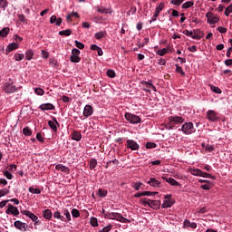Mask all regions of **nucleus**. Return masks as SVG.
I'll use <instances>...</instances> for the list:
<instances>
[{
	"label": "nucleus",
	"instance_id": "nucleus-31",
	"mask_svg": "<svg viewBox=\"0 0 232 232\" xmlns=\"http://www.w3.org/2000/svg\"><path fill=\"white\" fill-rule=\"evenodd\" d=\"M104 35H106V32L101 31V32L96 33L94 34V37H95V39L101 40V39H102V37H104Z\"/></svg>",
	"mask_w": 232,
	"mask_h": 232
},
{
	"label": "nucleus",
	"instance_id": "nucleus-52",
	"mask_svg": "<svg viewBox=\"0 0 232 232\" xmlns=\"http://www.w3.org/2000/svg\"><path fill=\"white\" fill-rule=\"evenodd\" d=\"M91 225H92L93 227H97V226H99V222L97 221V218H91Z\"/></svg>",
	"mask_w": 232,
	"mask_h": 232
},
{
	"label": "nucleus",
	"instance_id": "nucleus-24",
	"mask_svg": "<svg viewBox=\"0 0 232 232\" xmlns=\"http://www.w3.org/2000/svg\"><path fill=\"white\" fill-rule=\"evenodd\" d=\"M72 140H76L77 142H79V140L82 139V135L79 131H73L72 135Z\"/></svg>",
	"mask_w": 232,
	"mask_h": 232
},
{
	"label": "nucleus",
	"instance_id": "nucleus-25",
	"mask_svg": "<svg viewBox=\"0 0 232 232\" xmlns=\"http://www.w3.org/2000/svg\"><path fill=\"white\" fill-rule=\"evenodd\" d=\"M160 206V201L159 200H151L149 201V208H153L154 209H157Z\"/></svg>",
	"mask_w": 232,
	"mask_h": 232
},
{
	"label": "nucleus",
	"instance_id": "nucleus-7",
	"mask_svg": "<svg viewBox=\"0 0 232 232\" xmlns=\"http://www.w3.org/2000/svg\"><path fill=\"white\" fill-rule=\"evenodd\" d=\"M126 146L129 150H132V151H136L140 148L139 143L133 140H127Z\"/></svg>",
	"mask_w": 232,
	"mask_h": 232
},
{
	"label": "nucleus",
	"instance_id": "nucleus-6",
	"mask_svg": "<svg viewBox=\"0 0 232 232\" xmlns=\"http://www.w3.org/2000/svg\"><path fill=\"white\" fill-rule=\"evenodd\" d=\"M6 215H13V217H17L19 215V209L12 204L7 205V209L5 210Z\"/></svg>",
	"mask_w": 232,
	"mask_h": 232
},
{
	"label": "nucleus",
	"instance_id": "nucleus-26",
	"mask_svg": "<svg viewBox=\"0 0 232 232\" xmlns=\"http://www.w3.org/2000/svg\"><path fill=\"white\" fill-rule=\"evenodd\" d=\"M175 204V201L173 200H164V202L161 205V208H171Z\"/></svg>",
	"mask_w": 232,
	"mask_h": 232
},
{
	"label": "nucleus",
	"instance_id": "nucleus-4",
	"mask_svg": "<svg viewBox=\"0 0 232 232\" xmlns=\"http://www.w3.org/2000/svg\"><path fill=\"white\" fill-rule=\"evenodd\" d=\"M207 119H208L210 122H217V121H220V117H218V112L213 110H208L207 111Z\"/></svg>",
	"mask_w": 232,
	"mask_h": 232
},
{
	"label": "nucleus",
	"instance_id": "nucleus-1",
	"mask_svg": "<svg viewBox=\"0 0 232 232\" xmlns=\"http://www.w3.org/2000/svg\"><path fill=\"white\" fill-rule=\"evenodd\" d=\"M105 218H108L109 220H117L118 222H121L122 224L131 223V220L122 217V214L117 212L105 213Z\"/></svg>",
	"mask_w": 232,
	"mask_h": 232
},
{
	"label": "nucleus",
	"instance_id": "nucleus-39",
	"mask_svg": "<svg viewBox=\"0 0 232 232\" xmlns=\"http://www.w3.org/2000/svg\"><path fill=\"white\" fill-rule=\"evenodd\" d=\"M176 72L178 73H180V75H182V77H184V75H186V72H184V70H182V67L179 66V64H176Z\"/></svg>",
	"mask_w": 232,
	"mask_h": 232
},
{
	"label": "nucleus",
	"instance_id": "nucleus-41",
	"mask_svg": "<svg viewBox=\"0 0 232 232\" xmlns=\"http://www.w3.org/2000/svg\"><path fill=\"white\" fill-rule=\"evenodd\" d=\"M140 202L144 206V208H148V206H150V199L148 198H140Z\"/></svg>",
	"mask_w": 232,
	"mask_h": 232
},
{
	"label": "nucleus",
	"instance_id": "nucleus-54",
	"mask_svg": "<svg viewBox=\"0 0 232 232\" xmlns=\"http://www.w3.org/2000/svg\"><path fill=\"white\" fill-rule=\"evenodd\" d=\"M111 231V225L104 227L102 229H100L99 232H110Z\"/></svg>",
	"mask_w": 232,
	"mask_h": 232
},
{
	"label": "nucleus",
	"instance_id": "nucleus-60",
	"mask_svg": "<svg viewBox=\"0 0 232 232\" xmlns=\"http://www.w3.org/2000/svg\"><path fill=\"white\" fill-rule=\"evenodd\" d=\"M24 135H26L27 137H30V127H25L23 130Z\"/></svg>",
	"mask_w": 232,
	"mask_h": 232
},
{
	"label": "nucleus",
	"instance_id": "nucleus-35",
	"mask_svg": "<svg viewBox=\"0 0 232 232\" xmlns=\"http://www.w3.org/2000/svg\"><path fill=\"white\" fill-rule=\"evenodd\" d=\"M30 193H33L34 195H40L41 189L38 188L31 187L30 188Z\"/></svg>",
	"mask_w": 232,
	"mask_h": 232
},
{
	"label": "nucleus",
	"instance_id": "nucleus-11",
	"mask_svg": "<svg viewBox=\"0 0 232 232\" xmlns=\"http://www.w3.org/2000/svg\"><path fill=\"white\" fill-rule=\"evenodd\" d=\"M93 114V107L92 105H85L83 109V115L84 117H91Z\"/></svg>",
	"mask_w": 232,
	"mask_h": 232
},
{
	"label": "nucleus",
	"instance_id": "nucleus-9",
	"mask_svg": "<svg viewBox=\"0 0 232 232\" xmlns=\"http://www.w3.org/2000/svg\"><path fill=\"white\" fill-rule=\"evenodd\" d=\"M14 226L16 229H19V231H26L28 229V225H26V223H23L21 221H15L14 223Z\"/></svg>",
	"mask_w": 232,
	"mask_h": 232
},
{
	"label": "nucleus",
	"instance_id": "nucleus-10",
	"mask_svg": "<svg viewBox=\"0 0 232 232\" xmlns=\"http://www.w3.org/2000/svg\"><path fill=\"white\" fill-rule=\"evenodd\" d=\"M4 92H5V93H14V92H15V85L6 82L4 86Z\"/></svg>",
	"mask_w": 232,
	"mask_h": 232
},
{
	"label": "nucleus",
	"instance_id": "nucleus-21",
	"mask_svg": "<svg viewBox=\"0 0 232 232\" xmlns=\"http://www.w3.org/2000/svg\"><path fill=\"white\" fill-rule=\"evenodd\" d=\"M30 219L33 220V222H34L35 227H37V226H41V220H39V218H37L35 214L30 213Z\"/></svg>",
	"mask_w": 232,
	"mask_h": 232
},
{
	"label": "nucleus",
	"instance_id": "nucleus-3",
	"mask_svg": "<svg viewBox=\"0 0 232 232\" xmlns=\"http://www.w3.org/2000/svg\"><path fill=\"white\" fill-rule=\"evenodd\" d=\"M125 119L130 124H139L140 122V117L130 112L125 113Z\"/></svg>",
	"mask_w": 232,
	"mask_h": 232
},
{
	"label": "nucleus",
	"instance_id": "nucleus-32",
	"mask_svg": "<svg viewBox=\"0 0 232 232\" xmlns=\"http://www.w3.org/2000/svg\"><path fill=\"white\" fill-rule=\"evenodd\" d=\"M59 35H65L66 37H68L69 35H72V30L66 29L63 31H60Z\"/></svg>",
	"mask_w": 232,
	"mask_h": 232
},
{
	"label": "nucleus",
	"instance_id": "nucleus-8",
	"mask_svg": "<svg viewBox=\"0 0 232 232\" xmlns=\"http://www.w3.org/2000/svg\"><path fill=\"white\" fill-rule=\"evenodd\" d=\"M204 37V33L200 31V29H193L192 30V39H196L197 41H200Z\"/></svg>",
	"mask_w": 232,
	"mask_h": 232
},
{
	"label": "nucleus",
	"instance_id": "nucleus-53",
	"mask_svg": "<svg viewBox=\"0 0 232 232\" xmlns=\"http://www.w3.org/2000/svg\"><path fill=\"white\" fill-rule=\"evenodd\" d=\"M146 148L148 150H151L153 148H157V144L156 143H153V142H147L146 143Z\"/></svg>",
	"mask_w": 232,
	"mask_h": 232
},
{
	"label": "nucleus",
	"instance_id": "nucleus-48",
	"mask_svg": "<svg viewBox=\"0 0 232 232\" xmlns=\"http://www.w3.org/2000/svg\"><path fill=\"white\" fill-rule=\"evenodd\" d=\"M106 73H107V75H108L111 79H114V77H115V75H116V74H115V71L110 70V69L107 71Z\"/></svg>",
	"mask_w": 232,
	"mask_h": 232
},
{
	"label": "nucleus",
	"instance_id": "nucleus-29",
	"mask_svg": "<svg viewBox=\"0 0 232 232\" xmlns=\"http://www.w3.org/2000/svg\"><path fill=\"white\" fill-rule=\"evenodd\" d=\"M44 218H46L47 220H50V218H52V210L45 209L44 211Z\"/></svg>",
	"mask_w": 232,
	"mask_h": 232
},
{
	"label": "nucleus",
	"instance_id": "nucleus-27",
	"mask_svg": "<svg viewBox=\"0 0 232 232\" xmlns=\"http://www.w3.org/2000/svg\"><path fill=\"white\" fill-rule=\"evenodd\" d=\"M10 34V28L5 27L0 31V37H7Z\"/></svg>",
	"mask_w": 232,
	"mask_h": 232
},
{
	"label": "nucleus",
	"instance_id": "nucleus-47",
	"mask_svg": "<svg viewBox=\"0 0 232 232\" xmlns=\"http://www.w3.org/2000/svg\"><path fill=\"white\" fill-rule=\"evenodd\" d=\"M184 35H187V37H191L193 39V30L189 31L188 29L183 31Z\"/></svg>",
	"mask_w": 232,
	"mask_h": 232
},
{
	"label": "nucleus",
	"instance_id": "nucleus-59",
	"mask_svg": "<svg viewBox=\"0 0 232 232\" xmlns=\"http://www.w3.org/2000/svg\"><path fill=\"white\" fill-rule=\"evenodd\" d=\"M63 215L66 217L67 220H72V216L70 215V211H68V209L63 210Z\"/></svg>",
	"mask_w": 232,
	"mask_h": 232
},
{
	"label": "nucleus",
	"instance_id": "nucleus-34",
	"mask_svg": "<svg viewBox=\"0 0 232 232\" xmlns=\"http://www.w3.org/2000/svg\"><path fill=\"white\" fill-rule=\"evenodd\" d=\"M14 61H23L24 59V53H15L14 55Z\"/></svg>",
	"mask_w": 232,
	"mask_h": 232
},
{
	"label": "nucleus",
	"instance_id": "nucleus-23",
	"mask_svg": "<svg viewBox=\"0 0 232 232\" xmlns=\"http://www.w3.org/2000/svg\"><path fill=\"white\" fill-rule=\"evenodd\" d=\"M190 173L191 175H194V177H202V175H204V171L199 169H192Z\"/></svg>",
	"mask_w": 232,
	"mask_h": 232
},
{
	"label": "nucleus",
	"instance_id": "nucleus-2",
	"mask_svg": "<svg viewBox=\"0 0 232 232\" xmlns=\"http://www.w3.org/2000/svg\"><path fill=\"white\" fill-rule=\"evenodd\" d=\"M181 130L183 131V133H185V135H191V133H195L196 129L195 126H193V122L188 121L185 122L181 126Z\"/></svg>",
	"mask_w": 232,
	"mask_h": 232
},
{
	"label": "nucleus",
	"instance_id": "nucleus-19",
	"mask_svg": "<svg viewBox=\"0 0 232 232\" xmlns=\"http://www.w3.org/2000/svg\"><path fill=\"white\" fill-rule=\"evenodd\" d=\"M55 169H57L58 171H62L63 173H70V168L63 165V164H58L55 166Z\"/></svg>",
	"mask_w": 232,
	"mask_h": 232
},
{
	"label": "nucleus",
	"instance_id": "nucleus-56",
	"mask_svg": "<svg viewBox=\"0 0 232 232\" xmlns=\"http://www.w3.org/2000/svg\"><path fill=\"white\" fill-rule=\"evenodd\" d=\"M140 186H142V183L140 182H136L132 185V188L136 190L139 191V189H140Z\"/></svg>",
	"mask_w": 232,
	"mask_h": 232
},
{
	"label": "nucleus",
	"instance_id": "nucleus-57",
	"mask_svg": "<svg viewBox=\"0 0 232 232\" xmlns=\"http://www.w3.org/2000/svg\"><path fill=\"white\" fill-rule=\"evenodd\" d=\"M159 14H160V13H157V11H155V13H154L152 18H151L150 21V24H151V23H155V22L157 21V17H159Z\"/></svg>",
	"mask_w": 232,
	"mask_h": 232
},
{
	"label": "nucleus",
	"instance_id": "nucleus-58",
	"mask_svg": "<svg viewBox=\"0 0 232 232\" xmlns=\"http://www.w3.org/2000/svg\"><path fill=\"white\" fill-rule=\"evenodd\" d=\"M17 169V165L12 164L8 167V171H11V173H14Z\"/></svg>",
	"mask_w": 232,
	"mask_h": 232
},
{
	"label": "nucleus",
	"instance_id": "nucleus-14",
	"mask_svg": "<svg viewBox=\"0 0 232 232\" xmlns=\"http://www.w3.org/2000/svg\"><path fill=\"white\" fill-rule=\"evenodd\" d=\"M40 110H42V111H48L49 110H55V106H53V104L52 103H43L40 105Z\"/></svg>",
	"mask_w": 232,
	"mask_h": 232
},
{
	"label": "nucleus",
	"instance_id": "nucleus-20",
	"mask_svg": "<svg viewBox=\"0 0 232 232\" xmlns=\"http://www.w3.org/2000/svg\"><path fill=\"white\" fill-rule=\"evenodd\" d=\"M97 12H99L100 14H113V11L111 10V8H106V7H101V6L97 7Z\"/></svg>",
	"mask_w": 232,
	"mask_h": 232
},
{
	"label": "nucleus",
	"instance_id": "nucleus-30",
	"mask_svg": "<svg viewBox=\"0 0 232 232\" xmlns=\"http://www.w3.org/2000/svg\"><path fill=\"white\" fill-rule=\"evenodd\" d=\"M193 5H195V2L188 1L182 5L181 8H184V9L191 8V6H193Z\"/></svg>",
	"mask_w": 232,
	"mask_h": 232
},
{
	"label": "nucleus",
	"instance_id": "nucleus-22",
	"mask_svg": "<svg viewBox=\"0 0 232 232\" xmlns=\"http://www.w3.org/2000/svg\"><path fill=\"white\" fill-rule=\"evenodd\" d=\"M184 227H190L191 229H197V223H190L189 220L186 219L183 224Z\"/></svg>",
	"mask_w": 232,
	"mask_h": 232
},
{
	"label": "nucleus",
	"instance_id": "nucleus-37",
	"mask_svg": "<svg viewBox=\"0 0 232 232\" xmlns=\"http://www.w3.org/2000/svg\"><path fill=\"white\" fill-rule=\"evenodd\" d=\"M204 179H212V180H216L217 177L216 176H211V174L203 172L202 176Z\"/></svg>",
	"mask_w": 232,
	"mask_h": 232
},
{
	"label": "nucleus",
	"instance_id": "nucleus-15",
	"mask_svg": "<svg viewBox=\"0 0 232 232\" xmlns=\"http://www.w3.org/2000/svg\"><path fill=\"white\" fill-rule=\"evenodd\" d=\"M51 24H55L56 26H61V24L63 23V18L55 16V14L52 15L50 18Z\"/></svg>",
	"mask_w": 232,
	"mask_h": 232
},
{
	"label": "nucleus",
	"instance_id": "nucleus-33",
	"mask_svg": "<svg viewBox=\"0 0 232 232\" xmlns=\"http://www.w3.org/2000/svg\"><path fill=\"white\" fill-rule=\"evenodd\" d=\"M53 218H58L59 220H62V222H64V220H66L64 219V217L61 216V212L59 211H56L53 213Z\"/></svg>",
	"mask_w": 232,
	"mask_h": 232
},
{
	"label": "nucleus",
	"instance_id": "nucleus-45",
	"mask_svg": "<svg viewBox=\"0 0 232 232\" xmlns=\"http://www.w3.org/2000/svg\"><path fill=\"white\" fill-rule=\"evenodd\" d=\"M96 167H97V160L92 159L90 160V168H91V169H93V168H96Z\"/></svg>",
	"mask_w": 232,
	"mask_h": 232
},
{
	"label": "nucleus",
	"instance_id": "nucleus-50",
	"mask_svg": "<svg viewBox=\"0 0 232 232\" xmlns=\"http://www.w3.org/2000/svg\"><path fill=\"white\" fill-rule=\"evenodd\" d=\"M157 195V192L143 191V197H153Z\"/></svg>",
	"mask_w": 232,
	"mask_h": 232
},
{
	"label": "nucleus",
	"instance_id": "nucleus-40",
	"mask_svg": "<svg viewBox=\"0 0 232 232\" xmlns=\"http://www.w3.org/2000/svg\"><path fill=\"white\" fill-rule=\"evenodd\" d=\"M10 193V190L8 189V188H2L1 190H0V198H1V197H5V196H6V195H8Z\"/></svg>",
	"mask_w": 232,
	"mask_h": 232
},
{
	"label": "nucleus",
	"instance_id": "nucleus-43",
	"mask_svg": "<svg viewBox=\"0 0 232 232\" xmlns=\"http://www.w3.org/2000/svg\"><path fill=\"white\" fill-rule=\"evenodd\" d=\"M232 14V5H228L225 10V15L229 17V14Z\"/></svg>",
	"mask_w": 232,
	"mask_h": 232
},
{
	"label": "nucleus",
	"instance_id": "nucleus-12",
	"mask_svg": "<svg viewBox=\"0 0 232 232\" xmlns=\"http://www.w3.org/2000/svg\"><path fill=\"white\" fill-rule=\"evenodd\" d=\"M162 179H163V180H165L166 182L170 184V186H179V188H180V186H182L180 183H179V181H177L173 178L162 177Z\"/></svg>",
	"mask_w": 232,
	"mask_h": 232
},
{
	"label": "nucleus",
	"instance_id": "nucleus-5",
	"mask_svg": "<svg viewBox=\"0 0 232 232\" xmlns=\"http://www.w3.org/2000/svg\"><path fill=\"white\" fill-rule=\"evenodd\" d=\"M206 17L208 19V23L209 24H217V23H218V21H220V18H218V16L211 12H208L206 14Z\"/></svg>",
	"mask_w": 232,
	"mask_h": 232
},
{
	"label": "nucleus",
	"instance_id": "nucleus-13",
	"mask_svg": "<svg viewBox=\"0 0 232 232\" xmlns=\"http://www.w3.org/2000/svg\"><path fill=\"white\" fill-rule=\"evenodd\" d=\"M169 122H176V124H182L184 122V119L182 116H170L169 117Z\"/></svg>",
	"mask_w": 232,
	"mask_h": 232
},
{
	"label": "nucleus",
	"instance_id": "nucleus-61",
	"mask_svg": "<svg viewBox=\"0 0 232 232\" xmlns=\"http://www.w3.org/2000/svg\"><path fill=\"white\" fill-rule=\"evenodd\" d=\"M206 151H208V153H211V151H213V150H215V147L213 145H209L208 144L205 148Z\"/></svg>",
	"mask_w": 232,
	"mask_h": 232
},
{
	"label": "nucleus",
	"instance_id": "nucleus-18",
	"mask_svg": "<svg viewBox=\"0 0 232 232\" xmlns=\"http://www.w3.org/2000/svg\"><path fill=\"white\" fill-rule=\"evenodd\" d=\"M147 184H150L152 188H160V181L155 178H150Z\"/></svg>",
	"mask_w": 232,
	"mask_h": 232
},
{
	"label": "nucleus",
	"instance_id": "nucleus-28",
	"mask_svg": "<svg viewBox=\"0 0 232 232\" xmlns=\"http://www.w3.org/2000/svg\"><path fill=\"white\" fill-rule=\"evenodd\" d=\"M70 61H71V63H81V57H79L78 55H75V54H72L70 56Z\"/></svg>",
	"mask_w": 232,
	"mask_h": 232
},
{
	"label": "nucleus",
	"instance_id": "nucleus-36",
	"mask_svg": "<svg viewBox=\"0 0 232 232\" xmlns=\"http://www.w3.org/2000/svg\"><path fill=\"white\" fill-rule=\"evenodd\" d=\"M156 53L157 55H160V57H162L166 55V53H168V49L167 48L160 49Z\"/></svg>",
	"mask_w": 232,
	"mask_h": 232
},
{
	"label": "nucleus",
	"instance_id": "nucleus-46",
	"mask_svg": "<svg viewBox=\"0 0 232 232\" xmlns=\"http://www.w3.org/2000/svg\"><path fill=\"white\" fill-rule=\"evenodd\" d=\"M34 93H36V95H44V90L42 88H34Z\"/></svg>",
	"mask_w": 232,
	"mask_h": 232
},
{
	"label": "nucleus",
	"instance_id": "nucleus-62",
	"mask_svg": "<svg viewBox=\"0 0 232 232\" xmlns=\"http://www.w3.org/2000/svg\"><path fill=\"white\" fill-rule=\"evenodd\" d=\"M211 90L214 92V93H222V91L218 87L212 86Z\"/></svg>",
	"mask_w": 232,
	"mask_h": 232
},
{
	"label": "nucleus",
	"instance_id": "nucleus-64",
	"mask_svg": "<svg viewBox=\"0 0 232 232\" xmlns=\"http://www.w3.org/2000/svg\"><path fill=\"white\" fill-rule=\"evenodd\" d=\"M218 31L219 32V34H226V32H227V29L226 27L219 26L218 27Z\"/></svg>",
	"mask_w": 232,
	"mask_h": 232
},
{
	"label": "nucleus",
	"instance_id": "nucleus-51",
	"mask_svg": "<svg viewBox=\"0 0 232 232\" xmlns=\"http://www.w3.org/2000/svg\"><path fill=\"white\" fill-rule=\"evenodd\" d=\"M76 46L79 48V50H84V44L75 40L74 41Z\"/></svg>",
	"mask_w": 232,
	"mask_h": 232
},
{
	"label": "nucleus",
	"instance_id": "nucleus-42",
	"mask_svg": "<svg viewBox=\"0 0 232 232\" xmlns=\"http://www.w3.org/2000/svg\"><path fill=\"white\" fill-rule=\"evenodd\" d=\"M162 10H164V3H160V5L156 7L155 12H157V14H160Z\"/></svg>",
	"mask_w": 232,
	"mask_h": 232
},
{
	"label": "nucleus",
	"instance_id": "nucleus-63",
	"mask_svg": "<svg viewBox=\"0 0 232 232\" xmlns=\"http://www.w3.org/2000/svg\"><path fill=\"white\" fill-rule=\"evenodd\" d=\"M0 8H3V10L6 8V0H0Z\"/></svg>",
	"mask_w": 232,
	"mask_h": 232
},
{
	"label": "nucleus",
	"instance_id": "nucleus-55",
	"mask_svg": "<svg viewBox=\"0 0 232 232\" xmlns=\"http://www.w3.org/2000/svg\"><path fill=\"white\" fill-rule=\"evenodd\" d=\"M170 3L171 5H176V6H179L184 3V0H171Z\"/></svg>",
	"mask_w": 232,
	"mask_h": 232
},
{
	"label": "nucleus",
	"instance_id": "nucleus-44",
	"mask_svg": "<svg viewBox=\"0 0 232 232\" xmlns=\"http://www.w3.org/2000/svg\"><path fill=\"white\" fill-rule=\"evenodd\" d=\"M98 195L100 197H106V195H108V190H105V189H102V188H99Z\"/></svg>",
	"mask_w": 232,
	"mask_h": 232
},
{
	"label": "nucleus",
	"instance_id": "nucleus-16",
	"mask_svg": "<svg viewBox=\"0 0 232 232\" xmlns=\"http://www.w3.org/2000/svg\"><path fill=\"white\" fill-rule=\"evenodd\" d=\"M17 48H19V44L11 43L7 45L5 49V53H10V52H14V50H17Z\"/></svg>",
	"mask_w": 232,
	"mask_h": 232
},
{
	"label": "nucleus",
	"instance_id": "nucleus-17",
	"mask_svg": "<svg viewBox=\"0 0 232 232\" xmlns=\"http://www.w3.org/2000/svg\"><path fill=\"white\" fill-rule=\"evenodd\" d=\"M48 125L53 130V131H57V125L59 126V121H57V119L55 117L53 118V121H48Z\"/></svg>",
	"mask_w": 232,
	"mask_h": 232
},
{
	"label": "nucleus",
	"instance_id": "nucleus-49",
	"mask_svg": "<svg viewBox=\"0 0 232 232\" xmlns=\"http://www.w3.org/2000/svg\"><path fill=\"white\" fill-rule=\"evenodd\" d=\"M4 176L6 177L9 180H12V179L14 178V176L12 175V173H10L9 170H5Z\"/></svg>",
	"mask_w": 232,
	"mask_h": 232
},
{
	"label": "nucleus",
	"instance_id": "nucleus-38",
	"mask_svg": "<svg viewBox=\"0 0 232 232\" xmlns=\"http://www.w3.org/2000/svg\"><path fill=\"white\" fill-rule=\"evenodd\" d=\"M71 213L72 216L74 217V218H79V217H81V213L76 208H73Z\"/></svg>",
	"mask_w": 232,
	"mask_h": 232
}]
</instances>
